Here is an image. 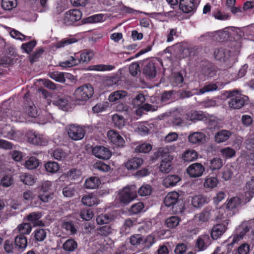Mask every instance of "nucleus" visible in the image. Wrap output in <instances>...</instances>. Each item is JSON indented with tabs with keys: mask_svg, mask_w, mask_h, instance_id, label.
Here are the masks:
<instances>
[{
	"mask_svg": "<svg viewBox=\"0 0 254 254\" xmlns=\"http://www.w3.org/2000/svg\"><path fill=\"white\" fill-rule=\"evenodd\" d=\"M206 135L202 132H193L190 134L188 139L190 143L200 145L205 141Z\"/></svg>",
	"mask_w": 254,
	"mask_h": 254,
	"instance_id": "nucleus-18",
	"label": "nucleus"
},
{
	"mask_svg": "<svg viewBox=\"0 0 254 254\" xmlns=\"http://www.w3.org/2000/svg\"><path fill=\"white\" fill-rule=\"evenodd\" d=\"M95 55L94 52L92 50H84L79 56L80 64H87L93 59Z\"/></svg>",
	"mask_w": 254,
	"mask_h": 254,
	"instance_id": "nucleus-30",
	"label": "nucleus"
},
{
	"mask_svg": "<svg viewBox=\"0 0 254 254\" xmlns=\"http://www.w3.org/2000/svg\"><path fill=\"white\" fill-rule=\"evenodd\" d=\"M188 119L191 121H201L205 119V116L201 111H191L187 114Z\"/></svg>",
	"mask_w": 254,
	"mask_h": 254,
	"instance_id": "nucleus-37",
	"label": "nucleus"
},
{
	"mask_svg": "<svg viewBox=\"0 0 254 254\" xmlns=\"http://www.w3.org/2000/svg\"><path fill=\"white\" fill-rule=\"evenodd\" d=\"M45 168L48 172L54 174L59 171L60 166L56 162H48L45 164Z\"/></svg>",
	"mask_w": 254,
	"mask_h": 254,
	"instance_id": "nucleus-49",
	"label": "nucleus"
},
{
	"mask_svg": "<svg viewBox=\"0 0 254 254\" xmlns=\"http://www.w3.org/2000/svg\"><path fill=\"white\" fill-rule=\"evenodd\" d=\"M232 135V132L228 130L223 129L218 131L214 135V140L217 143L227 141Z\"/></svg>",
	"mask_w": 254,
	"mask_h": 254,
	"instance_id": "nucleus-25",
	"label": "nucleus"
},
{
	"mask_svg": "<svg viewBox=\"0 0 254 254\" xmlns=\"http://www.w3.org/2000/svg\"><path fill=\"white\" fill-rule=\"evenodd\" d=\"M135 221L130 218L125 220L120 229V232L123 235H127L130 232L131 228L133 226Z\"/></svg>",
	"mask_w": 254,
	"mask_h": 254,
	"instance_id": "nucleus-38",
	"label": "nucleus"
},
{
	"mask_svg": "<svg viewBox=\"0 0 254 254\" xmlns=\"http://www.w3.org/2000/svg\"><path fill=\"white\" fill-rule=\"evenodd\" d=\"M205 171L204 167L200 163H194L190 165L187 169V173L191 178L201 176Z\"/></svg>",
	"mask_w": 254,
	"mask_h": 254,
	"instance_id": "nucleus-9",
	"label": "nucleus"
},
{
	"mask_svg": "<svg viewBox=\"0 0 254 254\" xmlns=\"http://www.w3.org/2000/svg\"><path fill=\"white\" fill-rule=\"evenodd\" d=\"M68 136L72 140H79L85 136V131L82 127L76 125H70L66 127Z\"/></svg>",
	"mask_w": 254,
	"mask_h": 254,
	"instance_id": "nucleus-5",
	"label": "nucleus"
},
{
	"mask_svg": "<svg viewBox=\"0 0 254 254\" xmlns=\"http://www.w3.org/2000/svg\"><path fill=\"white\" fill-rule=\"evenodd\" d=\"M243 238V234L240 235L238 233L234 235L233 237L232 242L229 244H227L226 242L223 243L220 247L216 248V251L218 252H222L224 254H228L231 251L233 245L238 243L240 240Z\"/></svg>",
	"mask_w": 254,
	"mask_h": 254,
	"instance_id": "nucleus-8",
	"label": "nucleus"
},
{
	"mask_svg": "<svg viewBox=\"0 0 254 254\" xmlns=\"http://www.w3.org/2000/svg\"><path fill=\"white\" fill-rule=\"evenodd\" d=\"M219 184V182L217 177L207 176L204 180L203 186L207 190H211L217 188Z\"/></svg>",
	"mask_w": 254,
	"mask_h": 254,
	"instance_id": "nucleus-23",
	"label": "nucleus"
},
{
	"mask_svg": "<svg viewBox=\"0 0 254 254\" xmlns=\"http://www.w3.org/2000/svg\"><path fill=\"white\" fill-rule=\"evenodd\" d=\"M241 199L238 197H233L230 198L227 204V210H230L239 207L241 204Z\"/></svg>",
	"mask_w": 254,
	"mask_h": 254,
	"instance_id": "nucleus-47",
	"label": "nucleus"
},
{
	"mask_svg": "<svg viewBox=\"0 0 254 254\" xmlns=\"http://www.w3.org/2000/svg\"><path fill=\"white\" fill-rule=\"evenodd\" d=\"M143 73L150 78H154L156 73V66L153 62H149L143 68Z\"/></svg>",
	"mask_w": 254,
	"mask_h": 254,
	"instance_id": "nucleus-36",
	"label": "nucleus"
},
{
	"mask_svg": "<svg viewBox=\"0 0 254 254\" xmlns=\"http://www.w3.org/2000/svg\"><path fill=\"white\" fill-rule=\"evenodd\" d=\"M127 95V92L124 90L114 91L110 94L108 100L110 102H115L126 97Z\"/></svg>",
	"mask_w": 254,
	"mask_h": 254,
	"instance_id": "nucleus-39",
	"label": "nucleus"
},
{
	"mask_svg": "<svg viewBox=\"0 0 254 254\" xmlns=\"http://www.w3.org/2000/svg\"><path fill=\"white\" fill-rule=\"evenodd\" d=\"M115 66L114 65L103 64L94 65L90 66V70L100 71H110L113 70Z\"/></svg>",
	"mask_w": 254,
	"mask_h": 254,
	"instance_id": "nucleus-48",
	"label": "nucleus"
},
{
	"mask_svg": "<svg viewBox=\"0 0 254 254\" xmlns=\"http://www.w3.org/2000/svg\"><path fill=\"white\" fill-rule=\"evenodd\" d=\"M228 220L225 221L222 224H218L213 227L211 230V236L213 240L219 239L226 231Z\"/></svg>",
	"mask_w": 254,
	"mask_h": 254,
	"instance_id": "nucleus-14",
	"label": "nucleus"
},
{
	"mask_svg": "<svg viewBox=\"0 0 254 254\" xmlns=\"http://www.w3.org/2000/svg\"><path fill=\"white\" fill-rule=\"evenodd\" d=\"M51 155L55 159L59 161H63L66 158L67 154L62 149H58L53 151Z\"/></svg>",
	"mask_w": 254,
	"mask_h": 254,
	"instance_id": "nucleus-57",
	"label": "nucleus"
},
{
	"mask_svg": "<svg viewBox=\"0 0 254 254\" xmlns=\"http://www.w3.org/2000/svg\"><path fill=\"white\" fill-rule=\"evenodd\" d=\"M219 152L222 157L227 159L232 158L236 156V151L230 147H226L220 149Z\"/></svg>",
	"mask_w": 254,
	"mask_h": 254,
	"instance_id": "nucleus-40",
	"label": "nucleus"
},
{
	"mask_svg": "<svg viewBox=\"0 0 254 254\" xmlns=\"http://www.w3.org/2000/svg\"><path fill=\"white\" fill-rule=\"evenodd\" d=\"M113 219L112 216L107 214H101L96 218L97 223L103 225L110 223Z\"/></svg>",
	"mask_w": 254,
	"mask_h": 254,
	"instance_id": "nucleus-54",
	"label": "nucleus"
},
{
	"mask_svg": "<svg viewBox=\"0 0 254 254\" xmlns=\"http://www.w3.org/2000/svg\"><path fill=\"white\" fill-rule=\"evenodd\" d=\"M173 159V156L169 153H165L162 156V160L159 166V170L160 172L164 173H168L171 171L172 169V161Z\"/></svg>",
	"mask_w": 254,
	"mask_h": 254,
	"instance_id": "nucleus-10",
	"label": "nucleus"
},
{
	"mask_svg": "<svg viewBox=\"0 0 254 254\" xmlns=\"http://www.w3.org/2000/svg\"><path fill=\"white\" fill-rule=\"evenodd\" d=\"M197 158V153L193 149H188L182 155V159L184 162H191Z\"/></svg>",
	"mask_w": 254,
	"mask_h": 254,
	"instance_id": "nucleus-32",
	"label": "nucleus"
},
{
	"mask_svg": "<svg viewBox=\"0 0 254 254\" xmlns=\"http://www.w3.org/2000/svg\"><path fill=\"white\" fill-rule=\"evenodd\" d=\"M152 149L151 144L147 143H143L136 146L135 151L136 152L146 153Z\"/></svg>",
	"mask_w": 254,
	"mask_h": 254,
	"instance_id": "nucleus-56",
	"label": "nucleus"
},
{
	"mask_svg": "<svg viewBox=\"0 0 254 254\" xmlns=\"http://www.w3.org/2000/svg\"><path fill=\"white\" fill-rule=\"evenodd\" d=\"M107 136L111 142L115 145L119 147L124 146L125 140L117 131L110 130L107 132Z\"/></svg>",
	"mask_w": 254,
	"mask_h": 254,
	"instance_id": "nucleus-15",
	"label": "nucleus"
},
{
	"mask_svg": "<svg viewBox=\"0 0 254 254\" xmlns=\"http://www.w3.org/2000/svg\"><path fill=\"white\" fill-rule=\"evenodd\" d=\"M82 202L84 205L90 207L97 204L98 199L95 195L89 194L84 195L82 198Z\"/></svg>",
	"mask_w": 254,
	"mask_h": 254,
	"instance_id": "nucleus-33",
	"label": "nucleus"
},
{
	"mask_svg": "<svg viewBox=\"0 0 254 254\" xmlns=\"http://www.w3.org/2000/svg\"><path fill=\"white\" fill-rule=\"evenodd\" d=\"M27 141L35 145L45 146L48 143V139L43 135L33 131L27 133Z\"/></svg>",
	"mask_w": 254,
	"mask_h": 254,
	"instance_id": "nucleus-7",
	"label": "nucleus"
},
{
	"mask_svg": "<svg viewBox=\"0 0 254 254\" xmlns=\"http://www.w3.org/2000/svg\"><path fill=\"white\" fill-rule=\"evenodd\" d=\"M142 163V158L134 157L128 160L125 163V166L128 170H134L139 167Z\"/></svg>",
	"mask_w": 254,
	"mask_h": 254,
	"instance_id": "nucleus-29",
	"label": "nucleus"
},
{
	"mask_svg": "<svg viewBox=\"0 0 254 254\" xmlns=\"http://www.w3.org/2000/svg\"><path fill=\"white\" fill-rule=\"evenodd\" d=\"M20 180L25 185L28 186H32L36 182L35 178L32 175L28 174H21L20 176Z\"/></svg>",
	"mask_w": 254,
	"mask_h": 254,
	"instance_id": "nucleus-44",
	"label": "nucleus"
},
{
	"mask_svg": "<svg viewBox=\"0 0 254 254\" xmlns=\"http://www.w3.org/2000/svg\"><path fill=\"white\" fill-rule=\"evenodd\" d=\"M218 89V87L216 84L214 83H209L206 84L202 88L199 89L197 93L198 95H201L206 92H212L216 91Z\"/></svg>",
	"mask_w": 254,
	"mask_h": 254,
	"instance_id": "nucleus-58",
	"label": "nucleus"
},
{
	"mask_svg": "<svg viewBox=\"0 0 254 254\" xmlns=\"http://www.w3.org/2000/svg\"><path fill=\"white\" fill-rule=\"evenodd\" d=\"M82 17L81 12L78 9H72L67 11L61 21L66 26L72 25L74 22L79 20Z\"/></svg>",
	"mask_w": 254,
	"mask_h": 254,
	"instance_id": "nucleus-6",
	"label": "nucleus"
},
{
	"mask_svg": "<svg viewBox=\"0 0 254 254\" xmlns=\"http://www.w3.org/2000/svg\"><path fill=\"white\" fill-rule=\"evenodd\" d=\"M180 221L178 217L171 216L166 219V225L169 228H174L179 225Z\"/></svg>",
	"mask_w": 254,
	"mask_h": 254,
	"instance_id": "nucleus-55",
	"label": "nucleus"
},
{
	"mask_svg": "<svg viewBox=\"0 0 254 254\" xmlns=\"http://www.w3.org/2000/svg\"><path fill=\"white\" fill-rule=\"evenodd\" d=\"M15 249H21L24 251L27 246L26 238L22 235L17 236L14 240Z\"/></svg>",
	"mask_w": 254,
	"mask_h": 254,
	"instance_id": "nucleus-35",
	"label": "nucleus"
},
{
	"mask_svg": "<svg viewBox=\"0 0 254 254\" xmlns=\"http://www.w3.org/2000/svg\"><path fill=\"white\" fill-rule=\"evenodd\" d=\"M68 103L69 98L68 97L61 98L55 102V104L63 110L67 109Z\"/></svg>",
	"mask_w": 254,
	"mask_h": 254,
	"instance_id": "nucleus-61",
	"label": "nucleus"
},
{
	"mask_svg": "<svg viewBox=\"0 0 254 254\" xmlns=\"http://www.w3.org/2000/svg\"><path fill=\"white\" fill-rule=\"evenodd\" d=\"M92 153L97 158L104 160L109 159L112 155L110 150L103 146H96L93 147Z\"/></svg>",
	"mask_w": 254,
	"mask_h": 254,
	"instance_id": "nucleus-11",
	"label": "nucleus"
},
{
	"mask_svg": "<svg viewBox=\"0 0 254 254\" xmlns=\"http://www.w3.org/2000/svg\"><path fill=\"white\" fill-rule=\"evenodd\" d=\"M181 178L178 175H169L163 181V185L166 188L172 187L181 181Z\"/></svg>",
	"mask_w": 254,
	"mask_h": 254,
	"instance_id": "nucleus-28",
	"label": "nucleus"
},
{
	"mask_svg": "<svg viewBox=\"0 0 254 254\" xmlns=\"http://www.w3.org/2000/svg\"><path fill=\"white\" fill-rule=\"evenodd\" d=\"M94 169L102 172H107L110 171V167L101 161H98L93 165Z\"/></svg>",
	"mask_w": 254,
	"mask_h": 254,
	"instance_id": "nucleus-60",
	"label": "nucleus"
},
{
	"mask_svg": "<svg viewBox=\"0 0 254 254\" xmlns=\"http://www.w3.org/2000/svg\"><path fill=\"white\" fill-rule=\"evenodd\" d=\"M52 187V183L49 181H44L41 183L39 187V192H48L51 190Z\"/></svg>",
	"mask_w": 254,
	"mask_h": 254,
	"instance_id": "nucleus-62",
	"label": "nucleus"
},
{
	"mask_svg": "<svg viewBox=\"0 0 254 254\" xmlns=\"http://www.w3.org/2000/svg\"><path fill=\"white\" fill-rule=\"evenodd\" d=\"M76 42L77 40H76L75 38H64L56 43V47L57 48H63L65 46L74 43Z\"/></svg>",
	"mask_w": 254,
	"mask_h": 254,
	"instance_id": "nucleus-52",
	"label": "nucleus"
},
{
	"mask_svg": "<svg viewBox=\"0 0 254 254\" xmlns=\"http://www.w3.org/2000/svg\"><path fill=\"white\" fill-rule=\"evenodd\" d=\"M250 230L254 232V219L243 223L238 228L237 233H239L240 235L243 234V237Z\"/></svg>",
	"mask_w": 254,
	"mask_h": 254,
	"instance_id": "nucleus-27",
	"label": "nucleus"
},
{
	"mask_svg": "<svg viewBox=\"0 0 254 254\" xmlns=\"http://www.w3.org/2000/svg\"><path fill=\"white\" fill-rule=\"evenodd\" d=\"M49 76L56 81L64 83L65 81L64 74L59 71H53L49 73Z\"/></svg>",
	"mask_w": 254,
	"mask_h": 254,
	"instance_id": "nucleus-45",
	"label": "nucleus"
},
{
	"mask_svg": "<svg viewBox=\"0 0 254 254\" xmlns=\"http://www.w3.org/2000/svg\"><path fill=\"white\" fill-rule=\"evenodd\" d=\"M42 216V214L39 211L33 212L26 216V220L29 222L30 224H32L33 227L44 226V222L40 219Z\"/></svg>",
	"mask_w": 254,
	"mask_h": 254,
	"instance_id": "nucleus-13",
	"label": "nucleus"
},
{
	"mask_svg": "<svg viewBox=\"0 0 254 254\" xmlns=\"http://www.w3.org/2000/svg\"><path fill=\"white\" fill-rule=\"evenodd\" d=\"M80 64L78 53H73L65 61L61 62L60 65L63 67H69L77 65Z\"/></svg>",
	"mask_w": 254,
	"mask_h": 254,
	"instance_id": "nucleus-22",
	"label": "nucleus"
},
{
	"mask_svg": "<svg viewBox=\"0 0 254 254\" xmlns=\"http://www.w3.org/2000/svg\"><path fill=\"white\" fill-rule=\"evenodd\" d=\"M214 55L216 60L221 62L230 63L232 61L229 51L223 48L216 49Z\"/></svg>",
	"mask_w": 254,
	"mask_h": 254,
	"instance_id": "nucleus-12",
	"label": "nucleus"
},
{
	"mask_svg": "<svg viewBox=\"0 0 254 254\" xmlns=\"http://www.w3.org/2000/svg\"><path fill=\"white\" fill-rule=\"evenodd\" d=\"M137 197L135 187H125L119 193V199L124 204H127Z\"/></svg>",
	"mask_w": 254,
	"mask_h": 254,
	"instance_id": "nucleus-4",
	"label": "nucleus"
},
{
	"mask_svg": "<svg viewBox=\"0 0 254 254\" xmlns=\"http://www.w3.org/2000/svg\"><path fill=\"white\" fill-rule=\"evenodd\" d=\"M112 119L115 126L118 128H122L125 126L126 121L123 116L117 114H114L112 116Z\"/></svg>",
	"mask_w": 254,
	"mask_h": 254,
	"instance_id": "nucleus-42",
	"label": "nucleus"
},
{
	"mask_svg": "<svg viewBox=\"0 0 254 254\" xmlns=\"http://www.w3.org/2000/svg\"><path fill=\"white\" fill-rule=\"evenodd\" d=\"M39 165V160L35 157H31L25 162V165L28 169L33 170L37 168Z\"/></svg>",
	"mask_w": 254,
	"mask_h": 254,
	"instance_id": "nucleus-51",
	"label": "nucleus"
},
{
	"mask_svg": "<svg viewBox=\"0 0 254 254\" xmlns=\"http://www.w3.org/2000/svg\"><path fill=\"white\" fill-rule=\"evenodd\" d=\"M209 201V198L206 196L198 194L192 197L191 202L194 207L199 208L208 203Z\"/></svg>",
	"mask_w": 254,
	"mask_h": 254,
	"instance_id": "nucleus-20",
	"label": "nucleus"
},
{
	"mask_svg": "<svg viewBox=\"0 0 254 254\" xmlns=\"http://www.w3.org/2000/svg\"><path fill=\"white\" fill-rule=\"evenodd\" d=\"M10 139H16L17 138V133L10 126L5 125L2 127L0 125V135Z\"/></svg>",
	"mask_w": 254,
	"mask_h": 254,
	"instance_id": "nucleus-19",
	"label": "nucleus"
},
{
	"mask_svg": "<svg viewBox=\"0 0 254 254\" xmlns=\"http://www.w3.org/2000/svg\"><path fill=\"white\" fill-rule=\"evenodd\" d=\"M223 166V162L221 159L219 158H214L211 160L210 162L209 168L211 170H219Z\"/></svg>",
	"mask_w": 254,
	"mask_h": 254,
	"instance_id": "nucleus-53",
	"label": "nucleus"
},
{
	"mask_svg": "<svg viewBox=\"0 0 254 254\" xmlns=\"http://www.w3.org/2000/svg\"><path fill=\"white\" fill-rule=\"evenodd\" d=\"M100 184V181L98 177H91L87 179L84 186L87 189H95L98 188Z\"/></svg>",
	"mask_w": 254,
	"mask_h": 254,
	"instance_id": "nucleus-31",
	"label": "nucleus"
},
{
	"mask_svg": "<svg viewBox=\"0 0 254 254\" xmlns=\"http://www.w3.org/2000/svg\"><path fill=\"white\" fill-rule=\"evenodd\" d=\"M82 172L79 169L72 168L68 171L65 175L68 179L70 180H76L81 176Z\"/></svg>",
	"mask_w": 254,
	"mask_h": 254,
	"instance_id": "nucleus-43",
	"label": "nucleus"
},
{
	"mask_svg": "<svg viewBox=\"0 0 254 254\" xmlns=\"http://www.w3.org/2000/svg\"><path fill=\"white\" fill-rule=\"evenodd\" d=\"M152 191V187L148 185H142L138 190V194L142 196L149 195Z\"/></svg>",
	"mask_w": 254,
	"mask_h": 254,
	"instance_id": "nucleus-63",
	"label": "nucleus"
},
{
	"mask_svg": "<svg viewBox=\"0 0 254 254\" xmlns=\"http://www.w3.org/2000/svg\"><path fill=\"white\" fill-rule=\"evenodd\" d=\"M32 231V226L29 223H23L17 226L15 229V232H17L20 235L29 234Z\"/></svg>",
	"mask_w": 254,
	"mask_h": 254,
	"instance_id": "nucleus-34",
	"label": "nucleus"
},
{
	"mask_svg": "<svg viewBox=\"0 0 254 254\" xmlns=\"http://www.w3.org/2000/svg\"><path fill=\"white\" fill-rule=\"evenodd\" d=\"M214 214V210L211 208L207 207L201 213L195 215L194 218L196 220H198L201 222H206L211 218Z\"/></svg>",
	"mask_w": 254,
	"mask_h": 254,
	"instance_id": "nucleus-21",
	"label": "nucleus"
},
{
	"mask_svg": "<svg viewBox=\"0 0 254 254\" xmlns=\"http://www.w3.org/2000/svg\"><path fill=\"white\" fill-rule=\"evenodd\" d=\"M17 0H2L1 7L4 10H11L16 7Z\"/></svg>",
	"mask_w": 254,
	"mask_h": 254,
	"instance_id": "nucleus-46",
	"label": "nucleus"
},
{
	"mask_svg": "<svg viewBox=\"0 0 254 254\" xmlns=\"http://www.w3.org/2000/svg\"><path fill=\"white\" fill-rule=\"evenodd\" d=\"M64 250L68 253L73 252L77 247V244L73 239L67 240L63 244Z\"/></svg>",
	"mask_w": 254,
	"mask_h": 254,
	"instance_id": "nucleus-41",
	"label": "nucleus"
},
{
	"mask_svg": "<svg viewBox=\"0 0 254 254\" xmlns=\"http://www.w3.org/2000/svg\"><path fill=\"white\" fill-rule=\"evenodd\" d=\"M194 1V0H180V9L186 13L194 11L197 7V4Z\"/></svg>",
	"mask_w": 254,
	"mask_h": 254,
	"instance_id": "nucleus-17",
	"label": "nucleus"
},
{
	"mask_svg": "<svg viewBox=\"0 0 254 254\" xmlns=\"http://www.w3.org/2000/svg\"><path fill=\"white\" fill-rule=\"evenodd\" d=\"M177 56L178 59H182L191 57L195 54L196 50L195 46L186 42H182L175 45Z\"/></svg>",
	"mask_w": 254,
	"mask_h": 254,
	"instance_id": "nucleus-2",
	"label": "nucleus"
},
{
	"mask_svg": "<svg viewBox=\"0 0 254 254\" xmlns=\"http://www.w3.org/2000/svg\"><path fill=\"white\" fill-rule=\"evenodd\" d=\"M179 194L176 191L169 192L164 199V204L167 207H171L176 204L178 200Z\"/></svg>",
	"mask_w": 254,
	"mask_h": 254,
	"instance_id": "nucleus-26",
	"label": "nucleus"
},
{
	"mask_svg": "<svg viewBox=\"0 0 254 254\" xmlns=\"http://www.w3.org/2000/svg\"><path fill=\"white\" fill-rule=\"evenodd\" d=\"M9 34L12 38L21 41L28 40L30 39V37L25 36L19 31L15 29H11L9 31Z\"/></svg>",
	"mask_w": 254,
	"mask_h": 254,
	"instance_id": "nucleus-50",
	"label": "nucleus"
},
{
	"mask_svg": "<svg viewBox=\"0 0 254 254\" xmlns=\"http://www.w3.org/2000/svg\"><path fill=\"white\" fill-rule=\"evenodd\" d=\"M229 96L230 99L229 101L228 104L229 107L233 109L242 108L248 100L247 96L239 94L236 91L231 92Z\"/></svg>",
	"mask_w": 254,
	"mask_h": 254,
	"instance_id": "nucleus-3",
	"label": "nucleus"
},
{
	"mask_svg": "<svg viewBox=\"0 0 254 254\" xmlns=\"http://www.w3.org/2000/svg\"><path fill=\"white\" fill-rule=\"evenodd\" d=\"M244 190L243 198L245 201L249 202L254 195V179H252L247 182Z\"/></svg>",
	"mask_w": 254,
	"mask_h": 254,
	"instance_id": "nucleus-16",
	"label": "nucleus"
},
{
	"mask_svg": "<svg viewBox=\"0 0 254 254\" xmlns=\"http://www.w3.org/2000/svg\"><path fill=\"white\" fill-rule=\"evenodd\" d=\"M47 233L43 229H37L34 231V237L37 241L42 242L46 237Z\"/></svg>",
	"mask_w": 254,
	"mask_h": 254,
	"instance_id": "nucleus-64",
	"label": "nucleus"
},
{
	"mask_svg": "<svg viewBox=\"0 0 254 254\" xmlns=\"http://www.w3.org/2000/svg\"><path fill=\"white\" fill-rule=\"evenodd\" d=\"M93 94L94 89L91 85L85 84L76 88L73 96L76 101L85 102L91 98Z\"/></svg>",
	"mask_w": 254,
	"mask_h": 254,
	"instance_id": "nucleus-1",
	"label": "nucleus"
},
{
	"mask_svg": "<svg viewBox=\"0 0 254 254\" xmlns=\"http://www.w3.org/2000/svg\"><path fill=\"white\" fill-rule=\"evenodd\" d=\"M211 244L210 238L208 235H203L199 236L196 243V247L199 251H201L205 250Z\"/></svg>",
	"mask_w": 254,
	"mask_h": 254,
	"instance_id": "nucleus-24",
	"label": "nucleus"
},
{
	"mask_svg": "<svg viewBox=\"0 0 254 254\" xmlns=\"http://www.w3.org/2000/svg\"><path fill=\"white\" fill-rule=\"evenodd\" d=\"M184 78L182 74L179 72L174 73L173 75L172 83L174 86L182 87Z\"/></svg>",
	"mask_w": 254,
	"mask_h": 254,
	"instance_id": "nucleus-59",
	"label": "nucleus"
}]
</instances>
